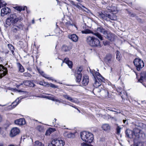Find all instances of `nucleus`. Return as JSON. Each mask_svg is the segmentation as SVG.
<instances>
[{"instance_id":"obj_1","label":"nucleus","mask_w":146,"mask_h":146,"mask_svg":"<svg viewBox=\"0 0 146 146\" xmlns=\"http://www.w3.org/2000/svg\"><path fill=\"white\" fill-rule=\"evenodd\" d=\"M86 41L87 43L91 46L99 48L102 47L100 40L94 36H87Z\"/></svg>"},{"instance_id":"obj_2","label":"nucleus","mask_w":146,"mask_h":146,"mask_svg":"<svg viewBox=\"0 0 146 146\" xmlns=\"http://www.w3.org/2000/svg\"><path fill=\"white\" fill-rule=\"evenodd\" d=\"M90 72L93 76L94 80H95L93 86L95 88L98 87L101 85V82H104V78L99 72H95L94 74L93 71H91Z\"/></svg>"},{"instance_id":"obj_3","label":"nucleus","mask_w":146,"mask_h":146,"mask_svg":"<svg viewBox=\"0 0 146 146\" xmlns=\"http://www.w3.org/2000/svg\"><path fill=\"white\" fill-rule=\"evenodd\" d=\"M80 135L82 140L86 142L91 143L94 139L93 135L89 132L84 131L81 132Z\"/></svg>"},{"instance_id":"obj_4","label":"nucleus","mask_w":146,"mask_h":146,"mask_svg":"<svg viewBox=\"0 0 146 146\" xmlns=\"http://www.w3.org/2000/svg\"><path fill=\"white\" fill-rule=\"evenodd\" d=\"M125 133L126 136L130 138H133L135 136L139 138L141 135L140 131L136 129L134 130L133 131L129 129H127Z\"/></svg>"},{"instance_id":"obj_5","label":"nucleus","mask_w":146,"mask_h":146,"mask_svg":"<svg viewBox=\"0 0 146 146\" xmlns=\"http://www.w3.org/2000/svg\"><path fill=\"white\" fill-rule=\"evenodd\" d=\"M12 24L13 27L11 28V31L14 33H17L23 29L24 25L22 23L19 22Z\"/></svg>"},{"instance_id":"obj_6","label":"nucleus","mask_w":146,"mask_h":146,"mask_svg":"<svg viewBox=\"0 0 146 146\" xmlns=\"http://www.w3.org/2000/svg\"><path fill=\"white\" fill-rule=\"evenodd\" d=\"M99 16L102 19L108 21H110V20H114L116 19V17L112 13H99Z\"/></svg>"},{"instance_id":"obj_7","label":"nucleus","mask_w":146,"mask_h":146,"mask_svg":"<svg viewBox=\"0 0 146 146\" xmlns=\"http://www.w3.org/2000/svg\"><path fill=\"white\" fill-rule=\"evenodd\" d=\"M133 62L137 70L138 71H140L144 66L143 61L140 59L135 58Z\"/></svg>"},{"instance_id":"obj_8","label":"nucleus","mask_w":146,"mask_h":146,"mask_svg":"<svg viewBox=\"0 0 146 146\" xmlns=\"http://www.w3.org/2000/svg\"><path fill=\"white\" fill-rule=\"evenodd\" d=\"M82 34H85L91 33L96 36L101 40H103L102 35L99 33H98L97 32H94L91 30L88 29H86L82 31Z\"/></svg>"},{"instance_id":"obj_9","label":"nucleus","mask_w":146,"mask_h":146,"mask_svg":"<svg viewBox=\"0 0 146 146\" xmlns=\"http://www.w3.org/2000/svg\"><path fill=\"white\" fill-rule=\"evenodd\" d=\"M93 93L94 94L96 95L98 93H99L101 92H102L103 93H104L105 94V97L108 98H111V96L109 95V93L108 91L107 90H103L102 88H100V87L95 88L92 90Z\"/></svg>"},{"instance_id":"obj_10","label":"nucleus","mask_w":146,"mask_h":146,"mask_svg":"<svg viewBox=\"0 0 146 146\" xmlns=\"http://www.w3.org/2000/svg\"><path fill=\"white\" fill-rule=\"evenodd\" d=\"M104 37L109 40L112 41L114 40L115 36V35L108 31H107L104 35Z\"/></svg>"},{"instance_id":"obj_11","label":"nucleus","mask_w":146,"mask_h":146,"mask_svg":"<svg viewBox=\"0 0 146 146\" xmlns=\"http://www.w3.org/2000/svg\"><path fill=\"white\" fill-rule=\"evenodd\" d=\"M9 18L12 20V23L21 22L23 19L21 17H17L16 14L15 13L11 15H10V18Z\"/></svg>"},{"instance_id":"obj_12","label":"nucleus","mask_w":146,"mask_h":146,"mask_svg":"<svg viewBox=\"0 0 146 146\" xmlns=\"http://www.w3.org/2000/svg\"><path fill=\"white\" fill-rule=\"evenodd\" d=\"M25 97L23 96H21L18 98L15 101L12 103L11 105L8 106V108L10 110H11L14 108L20 102V100L23 99Z\"/></svg>"},{"instance_id":"obj_13","label":"nucleus","mask_w":146,"mask_h":146,"mask_svg":"<svg viewBox=\"0 0 146 146\" xmlns=\"http://www.w3.org/2000/svg\"><path fill=\"white\" fill-rule=\"evenodd\" d=\"M52 142L54 146H63L65 144L64 141L62 140L55 139Z\"/></svg>"},{"instance_id":"obj_14","label":"nucleus","mask_w":146,"mask_h":146,"mask_svg":"<svg viewBox=\"0 0 146 146\" xmlns=\"http://www.w3.org/2000/svg\"><path fill=\"white\" fill-rule=\"evenodd\" d=\"M104 61L109 66H111L113 62L111 55L110 54L107 55L104 58Z\"/></svg>"},{"instance_id":"obj_15","label":"nucleus","mask_w":146,"mask_h":146,"mask_svg":"<svg viewBox=\"0 0 146 146\" xmlns=\"http://www.w3.org/2000/svg\"><path fill=\"white\" fill-rule=\"evenodd\" d=\"M7 73V69L3 65L0 64V78H1Z\"/></svg>"},{"instance_id":"obj_16","label":"nucleus","mask_w":146,"mask_h":146,"mask_svg":"<svg viewBox=\"0 0 146 146\" xmlns=\"http://www.w3.org/2000/svg\"><path fill=\"white\" fill-rule=\"evenodd\" d=\"M20 130L18 128L14 127L11 131L10 136L11 137H14L18 134Z\"/></svg>"},{"instance_id":"obj_17","label":"nucleus","mask_w":146,"mask_h":146,"mask_svg":"<svg viewBox=\"0 0 146 146\" xmlns=\"http://www.w3.org/2000/svg\"><path fill=\"white\" fill-rule=\"evenodd\" d=\"M62 96L65 99L71 101V102L76 103L77 102V100L75 98H72L71 97L65 93L64 94H62Z\"/></svg>"},{"instance_id":"obj_18","label":"nucleus","mask_w":146,"mask_h":146,"mask_svg":"<svg viewBox=\"0 0 146 146\" xmlns=\"http://www.w3.org/2000/svg\"><path fill=\"white\" fill-rule=\"evenodd\" d=\"M11 10L7 7H5L2 9L1 10V15L3 17L5 14L7 15V13L11 12Z\"/></svg>"},{"instance_id":"obj_19","label":"nucleus","mask_w":146,"mask_h":146,"mask_svg":"<svg viewBox=\"0 0 146 146\" xmlns=\"http://www.w3.org/2000/svg\"><path fill=\"white\" fill-rule=\"evenodd\" d=\"M68 37L74 42H76L78 40V37L75 34L69 35H68Z\"/></svg>"},{"instance_id":"obj_20","label":"nucleus","mask_w":146,"mask_h":146,"mask_svg":"<svg viewBox=\"0 0 146 146\" xmlns=\"http://www.w3.org/2000/svg\"><path fill=\"white\" fill-rule=\"evenodd\" d=\"M25 121L24 118H20L15 121V124L19 125H23L25 123Z\"/></svg>"},{"instance_id":"obj_21","label":"nucleus","mask_w":146,"mask_h":146,"mask_svg":"<svg viewBox=\"0 0 146 146\" xmlns=\"http://www.w3.org/2000/svg\"><path fill=\"white\" fill-rule=\"evenodd\" d=\"M89 82L88 77L87 75H85L83 77L82 81V84L84 86H86L88 85Z\"/></svg>"},{"instance_id":"obj_22","label":"nucleus","mask_w":146,"mask_h":146,"mask_svg":"<svg viewBox=\"0 0 146 146\" xmlns=\"http://www.w3.org/2000/svg\"><path fill=\"white\" fill-rule=\"evenodd\" d=\"M146 80V72H142L140 74V78L138 80V82L142 83V81L144 80Z\"/></svg>"},{"instance_id":"obj_23","label":"nucleus","mask_w":146,"mask_h":146,"mask_svg":"<svg viewBox=\"0 0 146 146\" xmlns=\"http://www.w3.org/2000/svg\"><path fill=\"white\" fill-rule=\"evenodd\" d=\"M106 31H107L104 29L102 27H98L95 30V32H97L99 33V32H100L103 33L104 35Z\"/></svg>"},{"instance_id":"obj_24","label":"nucleus","mask_w":146,"mask_h":146,"mask_svg":"<svg viewBox=\"0 0 146 146\" xmlns=\"http://www.w3.org/2000/svg\"><path fill=\"white\" fill-rule=\"evenodd\" d=\"M63 62H65L70 68L72 67V62L69 60L68 58H65L63 60Z\"/></svg>"},{"instance_id":"obj_25","label":"nucleus","mask_w":146,"mask_h":146,"mask_svg":"<svg viewBox=\"0 0 146 146\" xmlns=\"http://www.w3.org/2000/svg\"><path fill=\"white\" fill-rule=\"evenodd\" d=\"M71 48H72L70 46H68L66 45H64L62 47V50L63 51L66 52L70 50Z\"/></svg>"},{"instance_id":"obj_26","label":"nucleus","mask_w":146,"mask_h":146,"mask_svg":"<svg viewBox=\"0 0 146 146\" xmlns=\"http://www.w3.org/2000/svg\"><path fill=\"white\" fill-rule=\"evenodd\" d=\"M13 8L19 11H21L22 10H25V8H26V7L24 6H15L13 7Z\"/></svg>"},{"instance_id":"obj_27","label":"nucleus","mask_w":146,"mask_h":146,"mask_svg":"<svg viewBox=\"0 0 146 146\" xmlns=\"http://www.w3.org/2000/svg\"><path fill=\"white\" fill-rule=\"evenodd\" d=\"M75 76L76 77V82L78 83L80 82L82 78V74H76Z\"/></svg>"},{"instance_id":"obj_28","label":"nucleus","mask_w":146,"mask_h":146,"mask_svg":"<svg viewBox=\"0 0 146 146\" xmlns=\"http://www.w3.org/2000/svg\"><path fill=\"white\" fill-rule=\"evenodd\" d=\"M73 5H74L77 8H78L79 9H81V10H83L84 11H86V10L84 9H83L82 7H84V6L80 4V3H77V4H73Z\"/></svg>"},{"instance_id":"obj_29","label":"nucleus","mask_w":146,"mask_h":146,"mask_svg":"<svg viewBox=\"0 0 146 146\" xmlns=\"http://www.w3.org/2000/svg\"><path fill=\"white\" fill-rule=\"evenodd\" d=\"M56 130V129L54 128H50L46 131V135H49L51 133L54 132Z\"/></svg>"},{"instance_id":"obj_30","label":"nucleus","mask_w":146,"mask_h":146,"mask_svg":"<svg viewBox=\"0 0 146 146\" xmlns=\"http://www.w3.org/2000/svg\"><path fill=\"white\" fill-rule=\"evenodd\" d=\"M102 129L105 131L109 130L110 129V127L108 124H105L102 126Z\"/></svg>"},{"instance_id":"obj_31","label":"nucleus","mask_w":146,"mask_h":146,"mask_svg":"<svg viewBox=\"0 0 146 146\" xmlns=\"http://www.w3.org/2000/svg\"><path fill=\"white\" fill-rule=\"evenodd\" d=\"M116 59L117 60H118L119 61H120V60L121 59V57H120V52L118 50H117L116 52Z\"/></svg>"},{"instance_id":"obj_32","label":"nucleus","mask_w":146,"mask_h":146,"mask_svg":"<svg viewBox=\"0 0 146 146\" xmlns=\"http://www.w3.org/2000/svg\"><path fill=\"white\" fill-rule=\"evenodd\" d=\"M35 146H44V144L38 141H36L35 142Z\"/></svg>"},{"instance_id":"obj_33","label":"nucleus","mask_w":146,"mask_h":146,"mask_svg":"<svg viewBox=\"0 0 146 146\" xmlns=\"http://www.w3.org/2000/svg\"><path fill=\"white\" fill-rule=\"evenodd\" d=\"M18 66L19 67V71L21 72H23L24 71V69L23 67L20 63H19L18 64Z\"/></svg>"},{"instance_id":"obj_34","label":"nucleus","mask_w":146,"mask_h":146,"mask_svg":"<svg viewBox=\"0 0 146 146\" xmlns=\"http://www.w3.org/2000/svg\"><path fill=\"white\" fill-rule=\"evenodd\" d=\"M30 82L29 85V86L30 87H33L35 86V81L33 80H29Z\"/></svg>"},{"instance_id":"obj_35","label":"nucleus","mask_w":146,"mask_h":146,"mask_svg":"<svg viewBox=\"0 0 146 146\" xmlns=\"http://www.w3.org/2000/svg\"><path fill=\"white\" fill-rule=\"evenodd\" d=\"M134 146H144V143L142 142H138L135 143Z\"/></svg>"},{"instance_id":"obj_36","label":"nucleus","mask_w":146,"mask_h":146,"mask_svg":"<svg viewBox=\"0 0 146 146\" xmlns=\"http://www.w3.org/2000/svg\"><path fill=\"white\" fill-rule=\"evenodd\" d=\"M23 76L31 78L32 75L29 73L28 72H25L23 74Z\"/></svg>"},{"instance_id":"obj_37","label":"nucleus","mask_w":146,"mask_h":146,"mask_svg":"<svg viewBox=\"0 0 146 146\" xmlns=\"http://www.w3.org/2000/svg\"><path fill=\"white\" fill-rule=\"evenodd\" d=\"M12 20L11 19L8 18L6 20V23L7 25L10 26L11 25V23H12Z\"/></svg>"},{"instance_id":"obj_38","label":"nucleus","mask_w":146,"mask_h":146,"mask_svg":"<svg viewBox=\"0 0 146 146\" xmlns=\"http://www.w3.org/2000/svg\"><path fill=\"white\" fill-rule=\"evenodd\" d=\"M36 129L40 132H42L43 129V127L41 125H38L36 127Z\"/></svg>"},{"instance_id":"obj_39","label":"nucleus","mask_w":146,"mask_h":146,"mask_svg":"<svg viewBox=\"0 0 146 146\" xmlns=\"http://www.w3.org/2000/svg\"><path fill=\"white\" fill-rule=\"evenodd\" d=\"M48 86L50 87L55 88H58V86H57L52 83L48 84Z\"/></svg>"},{"instance_id":"obj_40","label":"nucleus","mask_w":146,"mask_h":146,"mask_svg":"<svg viewBox=\"0 0 146 146\" xmlns=\"http://www.w3.org/2000/svg\"><path fill=\"white\" fill-rule=\"evenodd\" d=\"M83 69L82 67H80L78 68L76 74H82L81 72L82 71Z\"/></svg>"},{"instance_id":"obj_41","label":"nucleus","mask_w":146,"mask_h":146,"mask_svg":"<svg viewBox=\"0 0 146 146\" xmlns=\"http://www.w3.org/2000/svg\"><path fill=\"white\" fill-rule=\"evenodd\" d=\"M23 83L25 85L29 86L30 82H29V80H26L23 81Z\"/></svg>"},{"instance_id":"obj_42","label":"nucleus","mask_w":146,"mask_h":146,"mask_svg":"<svg viewBox=\"0 0 146 146\" xmlns=\"http://www.w3.org/2000/svg\"><path fill=\"white\" fill-rule=\"evenodd\" d=\"M8 46L10 50H14V48L12 44H8Z\"/></svg>"},{"instance_id":"obj_43","label":"nucleus","mask_w":146,"mask_h":146,"mask_svg":"<svg viewBox=\"0 0 146 146\" xmlns=\"http://www.w3.org/2000/svg\"><path fill=\"white\" fill-rule=\"evenodd\" d=\"M121 129V128L119 126H118L116 128L117 130V134H119L120 132V130Z\"/></svg>"},{"instance_id":"obj_44","label":"nucleus","mask_w":146,"mask_h":146,"mask_svg":"<svg viewBox=\"0 0 146 146\" xmlns=\"http://www.w3.org/2000/svg\"><path fill=\"white\" fill-rule=\"evenodd\" d=\"M65 25L67 27H68L69 26L72 25L70 21H68L66 22L65 23Z\"/></svg>"},{"instance_id":"obj_45","label":"nucleus","mask_w":146,"mask_h":146,"mask_svg":"<svg viewBox=\"0 0 146 146\" xmlns=\"http://www.w3.org/2000/svg\"><path fill=\"white\" fill-rule=\"evenodd\" d=\"M54 97V96H47V99L53 101Z\"/></svg>"},{"instance_id":"obj_46","label":"nucleus","mask_w":146,"mask_h":146,"mask_svg":"<svg viewBox=\"0 0 146 146\" xmlns=\"http://www.w3.org/2000/svg\"><path fill=\"white\" fill-rule=\"evenodd\" d=\"M53 101L58 102L59 103L62 102L60 100H59V99H58L56 98L55 97V96L54 97V99H53Z\"/></svg>"},{"instance_id":"obj_47","label":"nucleus","mask_w":146,"mask_h":146,"mask_svg":"<svg viewBox=\"0 0 146 146\" xmlns=\"http://www.w3.org/2000/svg\"><path fill=\"white\" fill-rule=\"evenodd\" d=\"M46 83L44 82H43L42 81H40L39 82V84L41 85H42L44 86H45Z\"/></svg>"},{"instance_id":"obj_48","label":"nucleus","mask_w":146,"mask_h":146,"mask_svg":"<svg viewBox=\"0 0 146 146\" xmlns=\"http://www.w3.org/2000/svg\"><path fill=\"white\" fill-rule=\"evenodd\" d=\"M104 44L105 45H108L109 44V42L107 41H104L103 42Z\"/></svg>"},{"instance_id":"obj_49","label":"nucleus","mask_w":146,"mask_h":146,"mask_svg":"<svg viewBox=\"0 0 146 146\" xmlns=\"http://www.w3.org/2000/svg\"><path fill=\"white\" fill-rule=\"evenodd\" d=\"M66 104L74 108H75V106L73 104H71V103H69V104Z\"/></svg>"},{"instance_id":"obj_50","label":"nucleus","mask_w":146,"mask_h":146,"mask_svg":"<svg viewBox=\"0 0 146 146\" xmlns=\"http://www.w3.org/2000/svg\"><path fill=\"white\" fill-rule=\"evenodd\" d=\"M2 5H1L2 7H3L4 6H5L7 5V4L4 2L2 0Z\"/></svg>"},{"instance_id":"obj_51","label":"nucleus","mask_w":146,"mask_h":146,"mask_svg":"<svg viewBox=\"0 0 146 146\" xmlns=\"http://www.w3.org/2000/svg\"><path fill=\"white\" fill-rule=\"evenodd\" d=\"M43 76L44 77H45V78H47V79H49L50 80H52V77H50V78H49V77H47L46 76H45V75H43Z\"/></svg>"},{"instance_id":"obj_52","label":"nucleus","mask_w":146,"mask_h":146,"mask_svg":"<svg viewBox=\"0 0 146 146\" xmlns=\"http://www.w3.org/2000/svg\"><path fill=\"white\" fill-rule=\"evenodd\" d=\"M47 146H54L52 144V142L51 143L48 144Z\"/></svg>"},{"instance_id":"obj_53","label":"nucleus","mask_w":146,"mask_h":146,"mask_svg":"<svg viewBox=\"0 0 146 146\" xmlns=\"http://www.w3.org/2000/svg\"><path fill=\"white\" fill-rule=\"evenodd\" d=\"M11 52H12V54L13 55L15 56V53L14 51V50H11Z\"/></svg>"},{"instance_id":"obj_54","label":"nucleus","mask_w":146,"mask_h":146,"mask_svg":"<svg viewBox=\"0 0 146 146\" xmlns=\"http://www.w3.org/2000/svg\"><path fill=\"white\" fill-rule=\"evenodd\" d=\"M2 0H0V8H1L2 6L1 5H2Z\"/></svg>"},{"instance_id":"obj_55","label":"nucleus","mask_w":146,"mask_h":146,"mask_svg":"<svg viewBox=\"0 0 146 146\" xmlns=\"http://www.w3.org/2000/svg\"><path fill=\"white\" fill-rule=\"evenodd\" d=\"M75 108H75V109H76L77 110H78L79 112H80V110H79V109L77 108L76 107V106H75Z\"/></svg>"},{"instance_id":"obj_56","label":"nucleus","mask_w":146,"mask_h":146,"mask_svg":"<svg viewBox=\"0 0 146 146\" xmlns=\"http://www.w3.org/2000/svg\"><path fill=\"white\" fill-rule=\"evenodd\" d=\"M82 8H83V9H85V10H86V11H86V10H88V9L86 7H85L84 6V7H82Z\"/></svg>"},{"instance_id":"obj_57","label":"nucleus","mask_w":146,"mask_h":146,"mask_svg":"<svg viewBox=\"0 0 146 146\" xmlns=\"http://www.w3.org/2000/svg\"><path fill=\"white\" fill-rule=\"evenodd\" d=\"M47 96H42V97L43 98H47Z\"/></svg>"},{"instance_id":"obj_58","label":"nucleus","mask_w":146,"mask_h":146,"mask_svg":"<svg viewBox=\"0 0 146 146\" xmlns=\"http://www.w3.org/2000/svg\"><path fill=\"white\" fill-rule=\"evenodd\" d=\"M2 120V117L0 114V122H1Z\"/></svg>"},{"instance_id":"obj_59","label":"nucleus","mask_w":146,"mask_h":146,"mask_svg":"<svg viewBox=\"0 0 146 146\" xmlns=\"http://www.w3.org/2000/svg\"><path fill=\"white\" fill-rule=\"evenodd\" d=\"M126 120H127L126 119H124L123 120V122L124 123H125V122L126 121Z\"/></svg>"},{"instance_id":"obj_60","label":"nucleus","mask_w":146,"mask_h":146,"mask_svg":"<svg viewBox=\"0 0 146 146\" xmlns=\"http://www.w3.org/2000/svg\"><path fill=\"white\" fill-rule=\"evenodd\" d=\"M83 146H85L86 145V144L85 143H82L81 144Z\"/></svg>"},{"instance_id":"obj_61","label":"nucleus","mask_w":146,"mask_h":146,"mask_svg":"<svg viewBox=\"0 0 146 146\" xmlns=\"http://www.w3.org/2000/svg\"><path fill=\"white\" fill-rule=\"evenodd\" d=\"M20 86V85H19H19H17L16 84V87L17 88H18Z\"/></svg>"},{"instance_id":"obj_62","label":"nucleus","mask_w":146,"mask_h":146,"mask_svg":"<svg viewBox=\"0 0 146 146\" xmlns=\"http://www.w3.org/2000/svg\"><path fill=\"white\" fill-rule=\"evenodd\" d=\"M23 84H24V83H23V82L22 83H21L19 84V85H20V86L21 85H23Z\"/></svg>"},{"instance_id":"obj_63","label":"nucleus","mask_w":146,"mask_h":146,"mask_svg":"<svg viewBox=\"0 0 146 146\" xmlns=\"http://www.w3.org/2000/svg\"><path fill=\"white\" fill-rule=\"evenodd\" d=\"M0 146H3V145L2 143H0Z\"/></svg>"},{"instance_id":"obj_64","label":"nucleus","mask_w":146,"mask_h":146,"mask_svg":"<svg viewBox=\"0 0 146 146\" xmlns=\"http://www.w3.org/2000/svg\"><path fill=\"white\" fill-rule=\"evenodd\" d=\"M8 146H15L13 145H10Z\"/></svg>"}]
</instances>
